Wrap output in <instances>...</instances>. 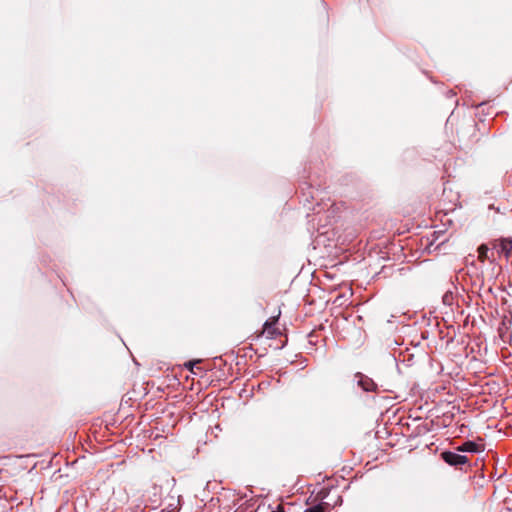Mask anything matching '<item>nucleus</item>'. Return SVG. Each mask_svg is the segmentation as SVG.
Listing matches in <instances>:
<instances>
[{
    "label": "nucleus",
    "instance_id": "nucleus-6",
    "mask_svg": "<svg viewBox=\"0 0 512 512\" xmlns=\"http://www.w3.org/2000/svg\"><path fill=\"white\" fill-rule=\"evenodd\" d=\"M304 512H324V507L321 504H318L306 509Z\"/></svg>",
    "mask_w": 512,
    "mask_h": 512
},
{
    "label": "nucleus",
    "instance_id": "nucleus-4",
    "mask_svg": "<svg viewBox=\"0 0 512 512\" xmlns=\"http://www.w3.org/2000/svg\"><path fill=\"white\" fill-rule=\"evenodd\" d=\"M274 322H275V320H273L271 322L267 321L264 324L263 333H266L268 337H272L274 335V329H273Z\"/></svg>",
    "mask_w": 512,
    "mask_h": 512
},
{
    "label": "nucleus",
    "instance_id": "nucleus-5",
    "mask_svg": "<svg viewBox=\"0 0 512 512\" xmlns=\"http://www.w3.org/2000/svg\"><path fill=\"white\" fill-rule=\"evenodd\" d=\"M487 253H488V247L486 245H481L478 248V258L481 261H484L487 258Z\"/></svg>",
    "mask_w": 512,
    "mask_h": 512
},
{
    "label": "nucleus",
    "instance_id": "nucleus-1",
    "mask_svg": "<svg viewBox=\"0 0 512 512\" xmlns=\"http://www.w3.org/2000/svg\"><path fill=\"white\" fill-rule=\"evenodd\" d=\"M441 456L442 459L451 466L463 465L468 461L466 456L451 451H445Z\"/></svg>",
    "mask_w": 512,
    "mask_h": 512
},
{
    "label": "nucleus",
    "instance_id": "nucleus-3",
    "mask_svg": "<svg viewBox=\"0 0 512 512\" xmlns=\"http://www.w3.org/2000/svg\"><path fill=\"white\" fill-rule=\"evenodd\" d=\"M457 450L460 452L476 453V452L481 451V445H479L475 442H472V441H467V442H464L461 446H459L457 448Z\"/></svg>",
    "mask_w": 512,
    "mask_h": 512
},
{
    "label": "nucleus",
    "instance_id": "nucleus-2",
    "mask_svg": "<svg viewBox=\"0 0 512 512\" xmlns=\"http://www.w3.org/2000/svg\"><path fill=\"white\" fill-rule=\"evenodd\" d=\"M494 247L498 249L499 253H502L506 257H509L512 251V239L502 238L498 241V244L494 245Z\"/></svg>",
    "mask_w": 512,
    "mask_h": 512
}]
</instances>
